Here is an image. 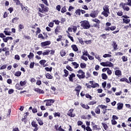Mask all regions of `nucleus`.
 <instances>
[{"instance_id": "obj_4", "label": "nucleus", "mask_w": 131, "mask_h": 131, "mask_svg": "<svg viewBox=\"0 0 131 131\" xmlns=\"http://www.w3.org/2000/svg\"><path fill=\"white\" fill-rule=\"evenodd\" d=\"M78 74L76 75L79 79H83L85 78V73L82 70H79L77 72Z\"/></svg>"}, {"instance_id": "obj_58", "label": "nucleus", "mask_w": 131, "mask_h": 131, "mask_svg": "<svg viewBox=\"0 0 131 131\" xmlns=\"http://www.w3.org/2000/svg\"><path fill=\"white\" fill-rule=\"evenodd\" d=\"M58 37H59V38H57L56 39L57 41H61V40H62V37H63L62 36V35H58Z\"/></svg>"}, {"instance_id": "obj_36", "label": "nucleus", "mask_w": 131, "mask_h": 131, "mask_svg": "<svg viewBox=\"0 0 131 131\" xmlns=\"http://www.w3.org/2000/svg\"><path fill=\"white\" fill-rule=\"evenodd\" d=\"M21 121L26 123L27 122V116H24V118L21 119Z\"/></svg>"}, {"instance_id": "obj_64", "label": "nucleus", "mask_w": 131, "mask_h": 131, "mask_svg": "<svg viewBox=\"0 0 131 131\" xmlns=\"http://www.w3.org/2000/svg\"><path fill=\"white\" fill-rule=\"evenodd\" d=\"M85 129L87 131H92V128H91V127H90V126H86L85 127Z\"/></svg>"}, {"instance_id": "obj_41", "label": "nucleus", "mask_w": 131, "mask_h": 131, "mask_svg": "<svg viewBox=\"0 0 131 131\" xmlns=\"http://www.w3.org/2000/svg\"><path fill=\"white\" fill-rule=\"evenodd\" d=\"M80 68L81 69H84V68H85L86 67V64L83 63H81L80 64Z\"/></svg>"}, {"instance_id": "obj_23", "label": "nucleus", "mask_w": 131, "mask_h": 131, "mask_svg": "<svg viewBox=\"0 0 131 131\" xmlns=\"http://www.w3.org/2000/svg\"><path fill=\"white\" fill-rule=\"evenodd\" d=\"M115 74L117 76H119V75H121V71H120V70H116V71H115Z\"/></svg>"}, {"instance_id": "obj_26", "label": "nucleus", "mask_w": 131, "mask_h": 131, "mask_svg": "<svg viewBox=\"0 0 131 131\" xmlns=\"http://www.w3.org/2000/svg\"><path fill=\"white\" fill-rule=\"evenodd\" d=\"M45 76L48 79H53V76L50 73L46 74Z\"/></svg>"}, {"instance_id": "obj_61", "label": "nucleus", "mask_w": 131, "mask_h": 131, "mask_svg": "<svg viewBox=\"0 0 131 131\" xmlns=\"http://www.w3.org/2000/svg\"><path fill=\"white\" fill-rule=\"evenodd\" d=\"M38 38H41L42 39H45V37L42 35V34H39L38 35Z\"/></svg>"}, {"instance_id": "obj_50", "label": "nucleus", "mask_w": 131, "mask_h": 131, "mask_svg": "<svg viewBox=\"0 0 131 131\" xmlns=\"http://www.w3.org/2000/svg\"><path fill=\"white\" fill-rule=\"evenodd\" d=\"M123 62H126L127 61V56H123L122 57Z\"/></svg>"}, {"instance_id": "obj_10", "label": "nucleus", "mask_w": 131, "mask_h": 131, "mask_svg": "<svg viewBox=\"0 0 131 131\" xmlns=\"http://www.w3.org/2000/svg\"><path fill=\"white\" fill-rule=\"evenodd\" d=\"M73 111H74V110L73 109H70L68 113H67V115H68V116H70V117H75V114H73L72 113H73Z\"/></svg>"}, {"instance_id": "obj_53", "label": "nucleus", "mask_w": 131, "mask_h": 131, "mask_svg": "<svg viewBox=\"0 0 131 131\" xmlns=\"http://www.w3.org/2000/svg\"><path fill=\"white\" fill-rule=\"evenodd\" d=\"M43 4H45V5H46V6H47V7H49V3H48V0H41Z\"/></svg>"}, {"instance_id": "obj_28", "label": "nucleus", "mask_w": 131, "mask_h": 131, "mask_svg": "<svg viewBox=\"0 0 131 131\" xmlns=\"http://www.w3.org/2000/svg\"><path fill=\"white\" fill-rule=\"evenodd\" d=\"M31 125L32 126V127H38V125L37 124V123H36V122L33 121L31 122Z\"/></svg>"}, {"instance_id": "obj_22", "label": "nucleus", "mask_w": 131, "mask_h": 131, "mask_svg": "<svg viewBox=\"0 0 131 131\" xmlns=\"http://www.w3.org/2000/svg\"><path fill=\"white\" fill-rule=\"evenodd\" d=\"M18 20L19 17H15L12 19L11 22L12 23L16 24L18 22Z\"/></svg>"}, {"instance_id": "obj_57", "label": "nucleus", "mask_w": 131, "mask_h": 131, "mask_svg": "<svg viewBox=\"0 0 131 131\" xmlns=\"http://www.w3.org/2000/svg\"><path fill=\"white\" fill-rule=\"evenodd\" d=\"M106 85H107V82L104 81L102 83V86L103 89H105V88H106Z\"/></svg>"}, {"instance_id": "obj_5", "label": "nucleus", "mask_w": 131, "mask_h": 131, "mask_svg": "<svg viewBox=\"0 0 131 131\" xmlns=\"http://www.w3.org/2000/svg\"><path fill=\"white\" fill-rule=\"evenodd\" d=\"M100 65L103 67H113L114 66L113 63L110 61L101 62Z\"/></svg>"}, {"instance_id": "obj_42", "label": "nucleus", "mask_w": 131, "mask_h": 131, "mask_svg": "<svg viewBox=\"0 0 131 131\" xmlns=\"http://www.w3.org/2000/svg\"><path fill=\"white\" fill-rule=\"evenodd\" d=\"M33 57H34V54L32 52H30V55H28V58H29V59H32Z\"/></svg>"}, {"instance_id": "obj_39", "label": "nucleus", "mask_w": 131, "mask_h": 131, "mask_svg": "<svg viewBox=\"0 0 131 131\" xmlns=\"http://www.w3.org/2000/svg\"><path fill=\"white\" fill-rule=\"evenodd\" d=\"M123 23H125L126 24H128V23H129V22H130V19H124L123 18Z\"/></svg>"}, {"instance_id": "obj_16", "label": "nucleus", "mask_w": 131, "mask_h": 131, "mask_svg": "<svg viewBox=\"0 0 131 131\" xmlns=\"http://www.w3.org/2000/svg\"><path fill=\"white\" fill-rule=\"evenodd\" d=\"M80 105L84 109H86L87 110H89V109H90V106L88 104H84L83 103H80Z\"/></svg>"}, {"instance_id": "obj_44", "label": "nucleus", "mask_w": 131, "mask_h": 131, "mask_svg": "<svg viewBox=\"0 0 131 131\" xmlns=\"http://www.w3.org/2000/svg\"><path fill=\"white\" fill-rule=\"evenodd\" d=\"M61 12L62 13H66L67 12V10H66V7H63L61 9Z\"/></svg>"}, {"instance_id": "obj_51", "label": "nucleus", "mask_w": 131, "mask_h": 131, "mask_svg": "<svg viewBox=\"0 0 131 131\" xmlns=\"http://www.w3.org/2000/svg\"><path fill=\"white\" fill-rule=\"evenodd\" d=\"M102 14L103 15V16H104V17H108V16H109V14H108V12H106V11H103L102 12Z\"/></svg>"}, {"instance_id": "obj_34", "label": "nucleus", "mask_w": 131, "mask_h": 131, "mask_svg": "<svg viewBox=\"0 0 131 131\" xmlns=\"http://www.w3.org/2000/svg\"><path fill=\"white\" fill-rule=\"evenodd\" d=\"M21 74H22V73L20 71H17L14 74L15 76H17V77H19V76H21Z\"/></svg>"}, {"instance_id": "obj_49", "label": "nucleus", "mask_w": 131, "mask_h": 131, "mask_svg": "<svg viewBox=\"0 0 131 131\" xmlns=\"http://www.w3.org/2000/svg\"><path fill=\"white\" fill-rule=\"evenodd\" d=\"M85 97L87 99H89L90 100H92V99H93V97H92V96H91L90 94H85Z\"/></svg>"}, {"instance_id": "obj_60", "label": "nucleus", "mask_w": 131, "mask_h": 131, "mask_svg": "<svg viewBox=\"0 0 131 131\" xmlns=\"http://www.w3.org/2000/svg\"><path fill=\"white\" fill-rule=\"evenodd\" d=\"M67 69H68V70H69V71H73V69L71 68V67H70V66H67L66 67Z\"/></svg>"}, {"instance_id": "obj_2", "label": "nucleus", "mask_w": 131, "mask_h": 131, "mask_svg": "<svg viewBox=\"0 0 131 131\" xmlns=\"http://www.w3.org/2000/svg\"><path fill=\"white\" fill-rule=\"evenodd\" d=\"M127 2L126 3H121L119 5V6L122 7L124 11H126V12H128V11H129L130 10L129 7H131V0H127ZM127 6H129V7Z\"/></svg>"}, {"instance_id": "obj_52", "label": "nucleus", "mask_w": 131, "mask_h": 131, "mask_svg": "<svg viewBox=\"0 0 131 131\" xmlns=\"http://www.w3.org/2000/svg\"><path fill=\"white\" fill-rule=\"evenodd\" d=\"M92 27H95V28H100V24H94L92 26Z\"/></svg>"}, {"instance_id": "obj_9", "label": "nucleus", "mask_w": 131, "mask_h": 131, "mask_svg": "<svg viewBox=\"0 0 131 131\" xmlns=\"http://www.w3.org/2000/svg\"><path fill=\"white\" fill-rule=\"evenodd\" d=\"M89 83L91 84V88H93V89H95V88H98V86H100L99 83H94V81H90Z\"/></svg>"}, {"instance_id": "obj_12", "label": "nucleus", "mask_w": 131, "mask_h": 131, "mask_svg": "<svg viewBox=\"0 0 131 131\" xmlns=\"http://www.w3.org/2000/svg\"><path fill=\"white\" fill-rule=\"evenodd\" d=\"M34 91L37 93V94H45V91L39 88H35L34 89Z\"/></svg>"}, {"instance_id": "obj_47", "label": "nucleus", "mask_w": 131, "mask_h": 131, "mask_svg": "<svg viewBox=\"0 0 131 131\" xmlns=\"http://www.w3.org/2000/svg\"><path fill=\"white\" fill-rule=\"evenodd\" d=\"M81 10L80 9H78L77 10H76L75 11V14L76 15H78V16H80V14H81Z\"/></svg>"}, {"instance_id": "obj_17", "label": "nucleus", "mask_w": 131, "mask_h": 131, "mask_svg": "<svg viewBox=\"0 0 131 131\" xmlns=\"http://www.w3.org/2000/svg\"><path fill=\"white\" fill-rule=\"evenodd\" d=\"M75 77V74L72 73L71 75H70V77H69V79L70 81H71L72 82H73V78Z\"/></svg>"}, {"instance_id": "obj_15", "label": "nucleus", "mask_w": 131, "mask_h": 131, "mask_svg": "<svg viewBox=\"0 0 131 131\" xmlns=\"http://www.w3.org/2000/svg\"><path fill=\"white\" fill-rule=\"evenodd\" d=\"M13 40V37H6V38H3V40L4 42H8V40Z\"/></svg>"}, {"instance_id": "obj_1", "label": "nucleus", "mask_w": 131, "mask_h": 131, "mask_svg": "<svg viewBox=\"0 0 131 131\" xmlns=\"http://www.w3.org/2000/svg\"><path fill=\"white\" fill-rule=\"evenodd\" d=\"M39 6L41 7V8L39 7L37 9V10L38 11V16L41 18L46 17V15H48L46 14V13H48V12H49V7L45 6L43 4H40ZM43 14H45V15Z\"/></svg>"}, {"instance_id": "obj_62", "label": "nucleus", "mask_w": 131, "mask_h": 131, "mask_svg": "<svg viewBox=\"0 0 131 131\" xmlns=\"http://www.w3.org/2000/svg\"><path fill=\"white\" fill-rule=\"evenodd\" d=\"M117 16H122V15H123V13L122 12V11H119L117 13Z\"/></svg>"}, {"instance_id": "obj_59", "label": "nucleus", "mask_w": 131, "mask_h": 131, "mask_svg": "<svg viewBox=\"0 0 131 131\" xmlns=\"http://www.w3.org/2000/svg\"><path fill=\"white\" fill-rule=\"evenodd\" d=\"M38 123L39 124V125H43V122H42V120H38Z\"/></svg>"}, {"instance_id": "obj_27", "label": "nucleus", "mask_w": 131, "mask_h": 131, "mask_svg": "<svg viewBox=\"0 0 131 131\" xmlns=\"http://www.w3.org/2000/svg\"><path fill=\"white\" fill-rule=\"evenodd\" d=\"M72 65L74 67L75 69H77V68H78L79 67V64L77 63L76 62H72Z\"/></svg>"}, {"instance_id": "obj_30", "label": "nucleus", "mask_w": 131, "mask_h": 131, "mask_svg": "<svg viewBox=\"0 0 131 131\" xmlns=\"http://www.w3.org/2000/svg\"><path fill=\"white\" fill-rule=\"evenodd\" d=\"M120 81H122V82L125 81L126 82H127V83H130L129 81H128V79H127V78H121Z\"/></svg>"}, {"instance_id": "obj_56", "label": "nucleus", "mask_w": 131, "mask_h": 131, "mask_svg": "<svg viewBox=\"0 0 131 131\" xmlns=\"http://www.w3.org/2000/svg\"><path fill=\"white\" fill-rule=\"evenodd\" d=\"M4 33H5V35H11V32H9L8 31H4Z\"/></svg>"}, {"instance_id": "obj_8", "label": "nucleus", "mask_w": 131, "mask_h": 131, "mask_svg": "<svg viewBox=\"0 0 131 131\" xmlns=\"http://www.w3.org/2000/svg\"><path fill=\"white\" fill-rule=\"evenodd\" d=\"M46 101V106H52V103L55 102V100L54 99H47Z\"/></svg>"}, {"instance_id": "obj_55", "label": "nucleus", "mask_w": 131, "mask_h": 131, "mask_svg": "<svg viewBox=\"0 0 131 131\" xmlns=\"http://www.w3.org/2000/svg\"><path fill=\"white\" fill-rule=\"evenodd\" d=\"M34 62H31L30 64V68L32 69L34 67Z\"/></svg>"}, {"instance_id": "obj_31", "label": "nucleus", "mask_w": 131, "mask_h": 131, "mask_svg": "<svg viewBox=\"0 0 131 131\" xmlns=\"http://www.w3.org/2000/svg\"><path fill=\"white\" fill-rule=\"evenodd\" d=\"M101 77L102 79H104V80H106L107 78H108V76L105 73H102L101 74Z\"/></svg>"}, {"instance_id": "obj_33", "label": "nucleus", "mask_w": 131, "mask_h": 131, "mask_svg": "<svg viewBox=\"0 0 131 131\" xmlns=\"http://www.w3.org/2000/svg\"><path fill=\"white\" fill-rule=\"evenodd\" d=\"M80 90H81V86L78 85L75 88L74 91L75 92H80Z\"/></svg>"}, {"instance_id": "obj_11", "label": "nucleus", "mask_w": 131, "mask_h": 131, "mask_svg": "<svg viewBox=\"0 0 131 131\" xmlns=\"http://www.w3.org/2000/svg\"><path fill=\"white\" fill-rule=\"evenodd\" d=\"M13 2L15 3L17 6H20L21 7V9L23 10V8H24V6H23V4L20 2L19 0H13Z\"/></svg>"}, {"instance_id": "obj_14", "label": "nucleus", "mask_w": 131, "mask_h": 131, "mask_svg": "<svg viewBox=\"0 0 131 131\" xmlns=\"http://www.w3.org/2000/svg\"><path fill=\"white\" fill-rule=\"evenodd\" d=\"M117 110H118V111L119 110H122V108H123V103L119 102L117 103Z\"/></svg>"}, {"instance_id": "obj_54", "label": "nucleus", "mask_w": 131, "mask_h": 131, "mask_svg": "<svg viewBox=\"0 0 131 131\" xmlns=\"http://www.w3.org/2000/svg\"><path fill=\"white\" fill-rule=\"evenodd\" d=\"M111 123L113 125H115V124H117V122L115 120H111Z\"/></svg>"}, {"instance_id": "obj_19", "label": "nucleus", "mask_w": 131, "mask_h": 131, "mask_svg": "<svg viewBox=\"0 0 131 131\" xmlns=\"http://www.w3.org/2000/svg\"><path fill=\"white\" fill-rule=\"evenodd\" d=\"M103 11L104 12H107L108 14H109V6L108 5H104L103 8Z\"/></svg>"}, {"instance_id": "obj_48", "label": "nucleus", "mask_w": 131, "mask_h": 131, "mask_svg": "<svg viewBox=\"0 0 131 131\" xmlns=\"http://www.w3.org/2000/svg\"><path fill=\"white\" fill-rule=\"evenodd\" d=\"M20 85L21 86H24V85H25V84H26V81H20L19 82Z\"/></svg>"}, {"instance_id": "obj_46", "label": "nucleus", "mask_w": 131, "mask_h": 131, "mask_svg": "<svg viewBox=\"0 0 131 131\" xmlns=\"http://www.w3.org/2000/svg\"><path fill=\"white\" fill-rule=\"evenodd\" d=\"M103 58H110V57H112L111 54H105L103 55Z\"/></svg>"}, {"instance_id": "obj_13", "label": "nucleus", "mask_w": 131, "mask_h": 131, "mask_svg": "<svg viewBox=\"0 0 131 131\" xmlns=\"http://www.w3.org/2000/svg\"><path fill=\"white\" fill-rule=\"evenodd\" d=\"M50 45H51V41H46L41 43L42 48H43V47H46V46H50Z\"/></svg>"}, {"instance_id": "obj_63", "label": "nucleus", "mask_w": 131, "mask_h": 131, "mask_svg": "<svg viewBox=\"0 0 131 131\" xmlns=\"http://www.w3.org/2000/svg\"><path fill=\"white\" fill-rule=\"evenodd\" d=\"M14 93V89H9L8 91V94L9 95H11V94H13Z\"/></svg>"}, {"instance_id": "obj_6", "label": "nucleus", "mask_w": 131, "mask_h": 131, "mask_svg": "<svg viewBox=\"0 0 131 131\" xmlns=\"http://www.w3.org/2000/svg\"><path fill=\"white\" fill-rule=\"evenodd\" d=\"M98 107H100V108H101V109L103 110L102 111L103 114H106V113H107V106L101 104V105H98Z\"/></svg>"}, {"instance_id": "obj_21", "label": "nucleus", "mask_w": 131, "mask_h": 131, "mask_svg": "<svg viewBox=\"0 0 131 131\" xmlns=\"http://www.w3.org/2000/svg\"><path fill=\"white\" fill-rule=\"evenodd\" d=\"M92 128L93 130H100L101 129V128L98 127V125H95V124L92 126Z\"/></svg>"}, {"instance_id": "obj_7", "label": "nucleus", "mask_w": 131, "mask_h": 131, "mask_svg": "<svg viewBox=\"0 0 131 131\" xmlns=\"http://www.w3.org/2000/svg\"><path fill=\"white\" fill-rule=\"evenodd\" d=\"M98 14L99 11H98V10H94L92 11V13L90 14V17H92V18H96Z\"/></svg>"}, {"instance_id": "obj_43", "label": "nucleus", "mask_w": 131, "mask_h": 131, "mask_svg": "<svg viewBox=\"0 0 131 131\" xmlns=\"http://www.w3.org/2000/svg\"><path fill=\"white\" fill-rule=\"evenodd\" d=\"M45 70H46L48 72H52V71L53 70V68L52 67H50V68H49V67H46L45 68Z\"/></svg>"}, {"instance_id": "obj_29", "label": "nucleus", "mask_w": 131, "mask_h": 131, "mask_svg": "<svg viewBox=\"0 0 131 131\" xmlns=\"http://www.w3.org/2000/svg\"><path fill=\"white\" fill-rule=\"evenodd\" d=\"M60 55L61 57H64V56H66V52L65 50H62L60 52Z\"/></svg>"}, {"instance_id": "obj_18", "label": "nucleus", "mask_w": 131, "mask_h": 131, "mask_svg": "<svg viewBox=\"0 0 131 131\" xmlns=\"http://www.w3.org/2000/svg\"><path fill=\"white\" fill-rule=\"evenodd\" d=\"M100 106H98L95 109V112L96 114H101V110L100 109Z\"/></svg>"}, {"instance_id": "obj_20", "label": "nucleus", "mask_w": 131, "mask_h": 131, "mask_svg": "<svg viewBox=\"0 0 131 131\" xmlns=\"http://www.w3.org/2000/svg\"><path fill=\"white\" fill-rule=\"evenodd\" d=\"M64 75H62V77H67L69 75V72L66 69L63 70Z\"/></svg>"}, {"instance_id": "obj_38", "label": "nucleus", "mask_w": 131, "mask_h": 131, "mask_svg": "<svg viewBox=\"0 0 131 131\" xmlns=\"http://www.w3.org/2000/svg\"><path fill=\"white\" fill-rule=\"evenodd\" d=\"M15 89L16 90H18V91H20V90H22L21 89V85L19 83L16 84V85H15Z\"/></svg>"}, {"instance_id": "obj_32", "label": "nucleus", "mask_w": 131, "mask_h": 131, "mask_svg": "<svg viewBox=\"0 0 131 131\" xmlns=\"http://www.w3.org/2000/svg\"><path fill=\"white\" fill-rule=\"evenodd\" d=\"M103 127L104 128V129H105V130H107V129H108V125H107V124L105 123H101Z\"/></svg>"}, {"instance_id": "obj_24", "label": "nucleus", "mask_w": 131, "mask_h": 131, "mask_svg": "<svg viewBox=\"0 0 131 131\" xmlns=\"http://www.w3.org/2000/svg\"><path fill=\"white\" fill-rule=\"evenodd\" d=\"M71 48L74 52H77L78 51V48H77L76 45H72Z\"/></svg>"}, {"instance_id": "obj_40", "label": "nucleus", "mask_w": 131, "mask_h": 131, "mask_svg": "<svg viewBox=\"0 0 131 131\" xmlns=\"http://www.w3.org/2000/svg\"><path fill=\"white\" fill-rule=\"evenodd\" d=\"M22 29H24V26L22 24H19L18 25V31H21Z\"/></svg>"}, {"instance_id": "obj_3", "label": "nucleus", "mask_w": 131, "mask_h": 131, "mask_svg": "<svg viewBox=\"0 0 131 131\" xmlns=\"http://www.w3.org/2000/svg\"><path fill=\"white\" fill-rule=\"evenodd\" d=\"M80 23L81 27H82L83 29H90V28H91V25L90 24V22L88 20H83L80 21Z\"/></svg>"}, {"instance_id": "obj_45", "label": "nucleus", "mask_w": 131, "mask_h": 131, "mask_svg": "<svg viewBox=\"0 0 131 131\" xmlns=\"http://www.w3.org/2000/svg\"><path fill=\"white\" fill-rule=\"evenodd\" d=\"M45 63H47V60L45 59H42L39 61L40 65H45Z\"/></svg>"}, {"instance_id": "obj_37", "label": "nucleus", "mask_w": 131, "mask_h": 131, "mask_svg": "<svg viewBox=\"0 0 131 131\" xmlns=\"http://www.w3.org/2000/svg\"><path fill=\"white\" fill-rule=\"evenodd\" d=\"M113 47L114 50L115 51H117V44H116V42H115V41L113 42Z\"/></svg>"}, {"instance_id": "obj_25", "label": "nucleus", "mask_w": 131, "mask_h": 131, "mask_svg": "<svg viewBox=\"0 0 131 131\" xmlns=\"http://www.w3.org/2000/svg\"><path fill=\"white\" fill-rule=\"evenodd\" d=\"M61 28V27L60 26H57L56 29H55V34L58 35V33H59V32H60V29Z\"/></svg>"}, {"instance_id": "obj_35", "label": "nucleus", "mask_w": 131, "mask_h": 131, "mask_svg": "<svg viewBox=\"0 0 131 131\" xmlns=\"http://www.w3.org/2000/svg\"><path fill=\"white\" fill-rule=\"evenodd\" d=\"M51 51L49 50H46L44 52H43L42 54L43 56H46L47 55H49L50 54V52Z\"/></svg>"}]
</instances>
